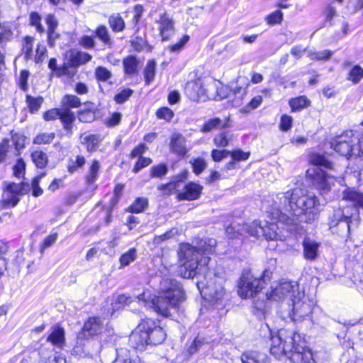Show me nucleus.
I'll return each mask as SVG.
<instances>
[{
	"mask_svg": "<svg viewBox=\"0 0 363 363\" xmlns=\"http://www.w3.org/2000/svg\"><path fill=\"white\" fill-rule=\"evenodd\" d=\"M214 239L201 240L196 246L188 243L182 244L179 251V269L181 277L194 278L203 267H206L210 260L209 255L214 251Z\"/></svg>",
	"mask_w": 363,
	"mask_h": 363,
	"instance_id": "obj_2",
	"label": "nucleus"
},
{
	"mask_svg": "<svg viewBox=\"0 0 363 363\" xmlns=\"http://www.w3.org/2000/svg\"><path fill=\"white\" fill-rule=\"evenodd\" d=\"M11 141L14 149L17 151L24 147L26 137L19 133L11 132Z\"/></svg>",
	"mask_w": 363,
	"mask_h": 363,
	"instance_id": "obj_40",
	"label": "nucleus"
},
{
	"mask_svg": "<svg viewBox=\"0 0 363 363\" xmlns=\"http://www.w3.org/2000/svg\"><path fill=\"white\" fill-rule=\"evenodd\" d=\"M233 160L236 162L247 160L250 156L249 152H245L240 150L230 152Z\"/></svg>",
	"mask_w": 363,
	"mask_h": 363,
	"instance_id": "obj_60",
	"label": "nucleus"
},
{
	"mask_svg": "<svg viewBox=\"0 0 363 363\" xmlns=\"http://www.w3.org/2000/svg\"><path fill=\"white\" fill-rule=\"evenodd\" d=\"M103 324L98 317L89 318L84 324L82 330L77 335V343L84 345V341L101 333Z\"/></svg>",
	"mask_w": 363,
	"mask_h": 363,
	"instance_id": "obj_13",
	"label": "nucleus"
},
{
	"mask_svg": "<svg viewBox=\"0 0 363 363\" xmlns=\"http://www.w3.org/2000/svg\"><path fill=\"white\" fill-rule=\"evenodd\" d=\"M250 86V82L247 77L239 76L235 84L232 85V91L235 95L233 101L234 106H238L242 104V99L247 94V89Z\"/></svg>",
	"mask_w": 363,
	"mask_h": 363,
	"instance_id": "obj_16",
	"label": "nucleus"
},
{
	"mask_svg": "<svg viewBox=\"0 0 363 363\" xmlns=\"http://www.w3.org/2000/svg\"><path fill=\"white\" fill-rule=\"evenodd\" d=\"M33 38L29 36H27L24 39L23 45V52L25 55L26 59L30 58L33 52Z\"/></svg>",
	"mask_w": 363,
	"mask_h": 363,
	"instance_id": "obj_48",
	"label": "nucleus"
},
{
	"mask_svg": "<svg viewBox=\"0 0 363 363\" xmlns=\"http://www.w3.org/2000/svg\"><path fill=\"white\" fill-rule=\"evenodd\" d=\"M298 291V285L296 284L283 281L272 286L271 291L267 293L266 296L268 299L277 301H284L286 298H289L291 301L296 295Z\"/></svg>",
	"mask_w": 363,
	"mask_h": 363,
	"instance_id": "obj_10",
	"label": "nucleus"
},
{
	"mask_svg": "<svg viewBox=\"0 0 363 363\" xmlns=\"http://www.w3.org/2000/svg\"><path fill=\"white\" fill-rule=\"evenodd\" d=\"M62 108H78L81 101L79 99L74 95H66L62 98Z\"/></svg>",
	"mask_w": 363,
	"mask_h": 363,
	"instance_id": "obj_38",
	"label": "nucleus"
},
{
	"mask_svg": "<svg viewBox=\"0 0 363 363\" xmlns=\"http://www.w3.org/2000/svg\"><path fill=\"white\" fill-rule=\"evenodd\" d=\"M89 54L84 52H72L69 55V62L72 66L85 64L91 60Z\"/></svg>",
	"mask_w": 363,
	"mask_h": 363,
	"instance_id": "obj_28",
	"label": "nucleus"
},
{
	"mask_svg": "<svg viewBox=\"0 0 363 363\" xmlns=\"http://www.w3.org/2000/svg\"><path fill=\"white\" fill-rule=\"evenodd\" d=\"M28 185L23 183H10L6 186L3 194V201L7 206H15L20 200V196L26 194Z\"/></svg>",
	"mask_w": 363,
	"mask_h": 363,
	"instance_id": "obj_14",
	"label": "nucleus"
},
{
	"mask_svg": "<svg viewBox=\"0 0 363 363\" xmlns=\"http://www.w3.org/2000/svg\"><path fill=\"white\" fill-rule=\"evenodd\" d=\"M152 163V160L149 157H140L133 167V172L137 173L144 167H147Z\"/></svg>",
	"mask_w": 363,
	"mask_h": 363,
	"instance_id": "obj_57",
	"label": "nucleus"
},
{
	"mask_svg": "<svg viewBox=\"0 0 363 363\" xmlns=\"http://www.w3.org/2000/svg\"><path fill=\"white\" fill-rule=\"evenodd\" d=\"M230 140V138H229V134L227 132H222L219 133L213 139L215 145L220 147H226L229 144Z\"/></svg>",
	"mask_w": 363,
	"mask_h": 363,
	"instance_id": "obj_44",
	"label": "nucleus"
},
{
	"mask_svg": "<svg viewBox=\"0 0 363 363\" xmlns=\"http://www.w3.org/2000/svg\"><path fill=\"white\" fill-rule=\"evenodd\" d=\"M47 341L56 347L62 348L65 345V329L60 325H53L47 337Z\"/></svg>",
	"mask_w": 363,
	"mask_h": 363,
	"instance_id": "obj_20",
	"label": "nucleus"
},
{
	"mask_svg": "<svg viewBox=\"0 0 363 363\" xmlns=\"http://www.w3.org/2000/svg\"><path fill=\"white\" fill-rule=\"evenodd\" d=\"M309 161L313 166L306 171L307 176L312 180L313 184L323 194L328 192L334 183V177L326 174L320 167L332 169V162L318 153L311 154Z\"/></svg>",
	"mask_w": 363,
	"mask_h": 363,
	"instance_id": "obj_7",
	"label": "nucleus"
},
{
	"mask_svg": "<svg viewBox=\"0 0 363 363\" xmlns=\"http://www.w3.org/2000/svg\"><path fill=\"white\" fill-rule=\"evenodd\" d=\"M160 296L151 298L148 291L136 297L144 306L153 308L163 316L170 315L171 308H176L184 301V294L180 284L173 279H163L160 284Z\"/></svg>",
	"mask_w": 363,
	"mask_h": 363,
	"instance_id": "obj_4",
	"label": "nucleus"
},
{
	"mask_svg": "<svg viewBox=\"0 0 363 363\" xmlns=\"http://www.w3.org/2000/svg\"><path fill=\"white\" fill-rule=\"evenodd\" d=\"M289 104L293 111H297L309 106L311 101L306 96H301L291 99Z\"/></svg>",
	"mask_w": 363,
	"mask_h": 363,
	"instance_id": "obj_29",
	"label": "nucleus"
},
{
	"mask_svg": "<svg viewBox=\"0 0 363 363\" xmlns=\"http://www.w3.org/2000/svg\"><path fill=\"white\" fill-rule=\"evenodd\" d=\"M86 163L84 157L77 155L75 159H69L67 164V170L69 173L73 174L76 172L78 169L83 167Z\"/></svg>",
	"mask_w": 363,
	"mask_h": 363,
	"instance_id": "obj_34",
	"label": "nucleus"
},
{
	"mask_svg": "<svg viewBox=\"0 0 363 363\" xmlns=\"http://www.w3.org/2000/svg\"><path fill=\"white\" fill-rule=\"evenodd\" d=\"M166 337L164 330L152 319L143 320L130 335V341L135 349L141 350L146 345H158Z\"/></svg>",
	"mask_w": 363,
	"mask_h": 363,
	"instance_id": "obj_5",
	"label": "nucleus"
},
{
	"mask_svg": "<svg viewBox=\"0 0 363 363\" xmlns=\"http://www.w3.org/2000/svg\"><path fill=\"white\" fill-rule=\"evenodd\" d=\"M55 138V133H41L38 135L33 140V143L35 144H49L50 143L53 139Z\"/></svg>",
	"mask_w": 363,
	"mask_h": 363,
	"instance_id": "obj_46",
	"label": "nucleus"
},
{
	"mask_svg": "<svg viewBox=\"0 0 363 363\" xmlns=\"http://www.w3.org/2000/svg\"><path fill=\"white\" fill-rule=\"evenodd\" d=\"M78 118L83 123H91L95 119V113L91 110L81 111L78 113Z\"/></svg>",
	"mask_w": 363,
	"mask_h": 363,
	"instance_id": "obj_49",
	"label": "nucleus"
},
{
	"mask_svg": "<svg viewBox=\"0 0 363 363\" xmlns=\"http://www.w3.org/2000/svg\"><path fill=\"white\" fill-rule=\"evenodd\" d=\"M357 138L354 137L352 130H347L342 134L337 135L331 141V147L342 156L348 157L356 154L354 142Z\"/></svg>",
	"mask_w": 363,
	"mask_h": 363,
	"instance_id": "obj_9",
	"label": "nucleus"
},
{
	"mask_svg": "<svg viewBox=\"0 0 363 363\" xmlns=\"http://www.w3.org/2000/svg\"><path fill=\"white\" fill-rule=\"evenodd\" d=\"M160 35L163 41L169 40L174 33V23L172 18L166 13L160 16L157 21Z\"/></svg>",
	"mask_w": 363,
	"mask_h": 363,
	"instance_id": "obj_18",
	"label": "nucleus"
},
{
	"mask_svg": "<svg viewBox=\"0 0 363 363\" xmlns=\"http://www.w3.org/2000/svg\"><path fill=\"white\" fill-rule=\"evenodd\" d=\"M303 296V293L297 291L295 297L291 299L292 308L289 311L286 316L283 315L284 318H289L294 321H299L311 313V305L302 300Z\"/></svg>",
	"mask_w": 363,
	"mask_h": 363,
	"instance_id": "obj_12",
	"label": "nucleus"
},
{
	"mask_svg": "<svg viewBox=\"0 0 363 363\" xmlns=\"http://www.w3.org/2000/svg\"><path fill=\"white\" fill-rule=\"evenodd\" d=\"M121 120V114L113 113L106 120V124L108 127H113L118 125Z\"/></svg>",
	"mask_w": 363,
	"mask_h": 363,
	"instance_id": "obj_63",
	"label": "nucleus"
},
{
	"mask_svg": "<svg viewBox=\"0 0 363 363\" xmlns=\"http://www.w3.org/2000/svg\"><path fill=\"white\" fill-rule=\"evenodd\" d=\"M43 176H44V174H41L38 177H36L32 181V183H31L32 194L35 197H38V196L42 195V194L43 192V189L39 186L40 179Z\"/></svg>",
	"mask_w": 363,
	"mask_h": 363,
	"instance_id": "obj_56",
	"label": "nucleus"
},
{
	"mask_svg": "<svg viewBox=\"0 0 363 363\" xmlns=\"http://www.w3.org/2000/svg\"><path fill=\"white\" fill-rule=\"evenodd\" d=\"M231 126L230 116H225L223 118H213L206 121L201 128L202 133H208L214 129H224Z\"/></svg>",
	"mask_w": 363,
	"mask_h": 363,
	"instance_id": "obj_19",
	"label": "nucleus"
},
{
	"mask_svg": "<svg viewBox=\"0 0 363 363\" xmlns=\"http://www.w3.org/2000/svg\"><path fill=\"white\" fill-rule=\"evenodd\" d=\"M113 363H141L140 359H133L130 352L126 349H120L117 351V357Z\"/></svg>",
	"mask_w": 363,
	"mask_h": 363,
	"instance_id": "obj_30",
	"label": "nucleus"
},
{
	"mask_svg": "<svg viewBox=\"0 0 363 363\" xmlns=\"http://www.w3.org/2000/svg\"><path fill=\"white\" fill-rule=\"evenodd\" d=\"M187 96L192 101L203 100L206 97V89L201 79L189 82L185 87Z\"/></svg>",
	"mask_w": 363,
	"mask_h": 363,
	"instance_id": "obj_17",
	"label": "nucleus"
},
{
	"mask_svg": "<svg viewBox=\"0 0 363 363\" xmlns=\"http://www.w3.org/2000/svg\"><path fill=\"white\" fill-rule=\"evenodd\" d=\"M230 153V151L225 150H213L211 152V157L215 162H220L223 159L227 157Z\"/></svg>",
	"mask_w": 363,
	"mask_h": 363,
	"instance_id": "obj_62",
	"label": "nucleus"
},
{
	"mask_svg": "<svg viewBox=\"0 0 363 363\" xmlns=\"http://www.w3.org/2000/svg\"><path fill=\"white\" fill-rule=\"evenodd\" d=\"M185 138L179 135L174 134L172 135L170 142V148L173 152H175L178 155L184 156L187 152V149L185 145Z\"/></svg>",
	"mask_w": 363,
	"mask_h": 363,
	"instance_id": "obj_26",
	"label": "nucleus"
},
{
	"mask_svg": "<svg viewBox=\"0 0 363 363\" xmlns=\"http://www.w3.org/2000/svg\"><path fill=\"white\" fill-rule=\"evenodd\" d=\"M59 119L62 123L63 128L67 132V135L70 137L73 133V123L76 119L74 113L69 108H61V113Z\"/></svg>",
	"mask_w": 363,
	"mask_h": 363,
	"instance_id": "obj_22",
	"label": "nucleus"
},
{
	"mask_svg": "<svg viewBox=\"0 0 363 363\" xmlns=\"http://www.w3.org/2000/svg\"><path fill=\"white\" fill-rule=\"evenodd\" d=\"M125 74L133 77L137 74L140 67V61L133 56H128L123 61Z\"/></svg>",
	"mask_w": 363,
	"mask_h": 363,
	"instance_id": "obj_27",
	"label": "nucleus"
},
{
	"mask_svg": "<svg viewBox=\"0 0 363 363\" xmlns=\"http://www.w3.org/2000/svg\"><path fill=\"white\" fill-rule=\"evenodd\" d=\"M156 115L160 119L170 121L174 116V112L167 107H162L157 110Z\"/></svg>",
	"mask_w": 363,
	"mask_h": 363,
	"instance_id": "obj_54",
	"label": "nucleus"
},
{
	"mask_svg": "<svg viewBox=\"0 0 363 363\" xmlns=\"http://www.w3.org/2000/svg\"><path fill=\"white\" fill-rule=\"evenodd\" d=\"M97 79L100 81H107L111 77V73L109 70L104 67H99L95 72Z\"/></svg>",
	"mask_w": 363,
	"mask_h": 363,
	"instance_id": "obj_53",
	"label": "nucleus"
},
{
	"mask_svg": "<svg viewBox=\"0 0 363 363\" xmlns=\"http://www.w3.org/2000/svg\"><path fill=\"white\" fill-rule=\"evenodd\" d=\"M137 258V250L135 248L130 249L128 252L123 254L119 259L121 267L128 266Z\"/></svg>",
	"mask_w": 363,
	"mask_h": 363,
	"instance_id": "obj_35",
	"label": "nucleus"
},
{
	"mask_svg": "<svg viewBox=\"0 0 363 363\" xmlns=\"http://www.w3.org/2000/svg\"><path fill=\"white\" fill-rule=\"evenodd\" d=\"M283 19V13L278 10L267 16L266 20L270 25L280 23Z\"/></svg>",
	"mask_w": 363,
	"mask_h": 363,
	"instance_id": "obj_55",
	"label": "nucleus"
},
{
	"mask_svg": "<svg viewBox=\"0 0 363 363\" xmlns=\"http://www.w3.org/2000/svg\"><path fill=\"white\" fill-rule=\"evenodd\" d=\"M264 281L253 276L249 270L242 272L238 283V293L242 298H254L264 288Z\"/></svg>",
	"mask_w": 363,
	"mask_h": 363,
	"instance_id": "obj_8",
	"label": "nucleus"
},
{
	"mask_svg": "<svg viewBox=\"0 0 363 363\" xmlns=\"http://www.w3.org/2000/svg\"><path fill=\"white\" fill-rule=\"evenodd\" d=\"M270 352L277 359L287 357L291 363H308L312 359V353L306 347L301 335L284 328L272 336Z\"/></svg>",
	"mask_w": 363,
	"mask_h": 363,
	"instance_id": "obj_3",
	"label": "nucleus"
},
{
	"mask_svg": "<svg viewBox=\"0 0 363 363\" xmlns=\"http://www.w3.org/2000/svg\"><path fill=\"white\" fill-rule=\"evenodd\" d=\"M189 37L188 35H184L180 40L172 45L169 46L170 52H179L184 45L189 41Z\"/></svg>",
	"mask_w": 363,
	"mask_h": 363,
	"instance_id": "obj_61",
	"label": "nucleus"
},
{
	"mask_svg": "<svg viewBox=\"0 0 363 363\" xmlns=\"http://www.w3.org/2000/svg\"><path fill=\"white\" fill-rule=\"evenodd\" d=\"M197 286L200 291H203L205 296H209L212 301H218L222 298L225 291L220 284H217L216 281H210L206 283L199 281Z\"/></svg>",
	"mask_w": 363,
	"mask_h": 363,
	"instance_id": "obj_15",
	"label": "nucleus"
},
{
	"mask_svg": "<svg viewBox=\"0 0 363 363\" xmlns=\"http://www.w3.org/2000/svg\"><path fill=\"white\" fill-rule=\"evenodd\" d=\"M342 199L352 203L356 207L357 212L358 208H363V193H360L353 189H346L342 191Z\"/></svg>",
	"mask_w": 363,
	"mask_h": 363,
	"instance_id": "obj_24",
	"label": "nucleus"
},
{
	"mask_svg": "<svg viewBox=\"0 0 363 363\" xmlns=\"http://www.w3.org/2000/svg\"><path fill=\"white\" fill-rule=\"evenodd\" d=\"M167 172V167L164 164L154 166L151 168L150 175L152 177H162Z\"/></svg>",
	"mask_w": 363,
	"mask_h": 363,
	"instance_id": "obj_50",
	"label": "nucleus"
},
{
	"mask_svg": "<svg viewBox=\"0 0 363 363\" xmlns=\"http://www.w3.org/2000/svg\"><path fill=\"white\" fill-rule=\"evenodd\" d=\"M190 162L192 164L193 172L197 175L200 174L207 167L206 161L202 158L194 159Z\"/></svg>",
	"mask_w": 363,
	"mask_h": 363,
	"instance_id": "obj_45",
	"label": "nucleus"
},
{
	"mask_svg": "<svg viewBox=\"0 0 363 363\" xmlns=\"http://www.w3.org/2000/svg\"><path fill=\"white\" fill-rule=\"evenodd\" d=\"M363 78V69L359 66H354L348 72L347 79L353 84H357Z\"/></svg>",
	"mask_w": 363,
	"mask_h": 363,
	"instance_id": "obj_36",
	"label": "nucleus"
},
{
	"mask_svg": "<svg viewBox=\"0 0 363 363\" xmlns=\"http://www.w3.org/2000/svg\"><path fill=\"white\" fill-rule=\"evenodd\" d=\"M241 360L242 363H270L269 358L265 354L255 351L244 352Z\"/></svg>",
	"mask_w": 363,
	"mask_h": 363,
	"instance_id": "obj_25",
	"label": "nucleus"
},
{
	"mask_svg": "<svg viewBox=\"0 0 363 363\" xmlns=\"http://www.w3.org/2000/svg\"><path fill=\"white\" fill-rule=\"evenodd\" d=\"M236 226L233 225L226 228V233L230 238L237 237V235H245L259 238H264L267 240H276L281 238L277 230L278 226L275 223H269L266 221L254 220L250 223H245L239 226L237 231H235Z\"/></svg>",
	"mask_w": 363,
	"mask_h": 363,
	"instance_id": "obj_6",
	"label": "nucleus"
},
{
	"mask_svg": "<svg viewBox=\"0 0 363 363\" xmlns=\"http://www.w3.org/2000/svg\"><path fill=\"white\" fill-rule=\"evenodd\" d=\"M351 216L345 214L342 209L335 210L330 220V228L333 233L348 238L350 233Z\"/></svg>",
	"mask_w": 363,
	"mask_h": 363,
	"instance_id": "obj_11",
	"label": "nucleus"
},
{
	"mask_svg": "<svg viewBox=\"0 0 363 363\" xmlns=\"http://www.w3.org/2000/svg\"><path fill=\"white\" fill-rule=\"evenodd\" d=\"M96 35L98 37L104 44V45L111 48L113 46V40L111 39L107 28L104 26L98 27L96 30Z\"/></svg>",
	"mask_w": 363,
	"mask_h": 363,
	"instance_id": "obj_32",
	"label": "nucleus"
},
{
	"mask_svg": "<svg viewBox=\"0 0 363 363\" xmlns=\"http://www.w3.org/2000/svg\"><path fill=\"white\" fill-rule=\"evenodd\" d=\"M43 98L42 97H38V98H33L30 96L27 97V102L28 104L29 108L32 113L37 111L39 108L40 107L42 103H43Z\"/></svg>",
	"mask_w": 363,
	"mask_h": 363,
	"instance_id": "obj_52",
	"label": "nucleus"
},
{
	"mask_svg": "<svg viewBox=\"0 0 363 363\" xmlns=\"http://www.w3.org/2000/svg\"><path fill=\"white\" fill-rule=\"evenodd\" d=\"M109 25L114 32H121L125 28V23L120 14H113L108 18Z\"/></svg>",
	"mask_w": 363,
	"mask_h": 363,
	"instance_id": "obj_33",
	"label": "nucleus"
},
{
	"mask_svg": "<svg viewBox=\"0 0 363 363\" xmlns=\"http://www.w3.org/2000/svg\"><path fill=\"white\" fill-rule=\"evenodd\" d=\"M99 170L100 164L99 161L94 160L89 167L86 176V181L88 184L90 185L95 182L98 178Z\"/></svg>",
	"mask_w": 363,
	"mask_h": 363,
	"instance_id": "obj_31",
	"label": "nucleus"
},
{
	"mask_svg": "<svg viewBox=\"0 0 363 363\" xmlns=\"http://www.w3.org/2000/svg\"><path fill=\"white\" fill-rule=\"evenodd\" d=\"M279 199V211L298 221L311 223L318 218L320 211L319 199L303 188L296 187L281 194Z\"/></svg>",
	"mask_w": 363,
	"mask_h": 363,
	"instance_id": "obj_1",
	"label": "nucleus"
},
{
	"mask_svg": "<svg viewBox=\"0 0 363 363\" xmlns=\"http://www.w3.org/2000/svg\"><path fill=\"white\" fill-rule=\"evenodd\" d=\"M303 255L308 260H314L318 255L319 243L306 238L303 241Z\"/></svg>",
	"mask_w": 363,
	"mask_h": 363,
	"instance_id": "obj_23",
	"label": "nucleus"
},
{
	"mask_svg": "<svg viewBox=\"0 0 363 363\" xmlns=\"http://www.w3.org/2000/svg\"><path fill=\"white\" fill-rule=\"evenodd\" d=\"M33 162L39 168H43L48 163V157L41 150H35L31 154Z\"/></svg>",
	"mask_w": 363,
	"mask_h": 363,
	"instance_id": "obj_37",
	"label": "nucleus"
},
{
	"mask_svg": "<svg viewBox=\"0 0 363 363\" xmlns=\"http://www.w3.org/2000/svg\"><path fill=\"white\" fill-rule=\"evenodd\" d=\"M148 204V201L145 198H138L135 202L129 207V211L133 213H141L143 212L147 207Z\"/></svg>",
	"mask_w": 363,
	"mask_h": 363,
	"instance_id": "obj_39",
	"label": "nucleus"
},
{
	"mask_svg": "<svg viewBox=\"0 0 363 363\" xmlns=\"http://www.w3.org/2000/svg\"><path fill=\"white\" fill-rule=\"evenodd\" d=\"M203 187L199 184L189 182L184 188L183 191L179 194L178 197L180 200L193 201L197 199Z\"/></svg>",
	"mask_w": 363,
	"mask_h": 363,
	"instance_id": "obj_21",
	"label": "nucleus"
},
{
	"mask_svg": "<svg viewBox=\"0 0 363 363\" xmlns=\"http://www.w3.org/2000/svg\"><path fill=\"white\" fill-rule=\"evenodd\" d=\"M133 91L130 89H124L121 91L120 93L116 94L114 97L115 101L118 104H123L125 101L128 99V98L132 95Z\"/></svg>",
	"mask_w": 363,
	"mask_h": 363,
	"instance_id": "obj_59",
	"label": "nucleus"
},
{
	"mask_svg": "<svg viewBox=\"0 0 363 363\" xmlns=\"http://www.w3.org/2000/svg\"><path fill=\"white\" fill-rule=\"evenodd\" d=\"M57 239V233H53L46 237L40 246V252L43 253L45 250L52 246Z\"/></svg>",
	"mask_w": 363,
	"mask_h": 363,
	"instance_id": "obj_47",
	"label": "nucleus"
},
{
	"mask_svg": "<svg viewBox=\"0 0 363 363\" xmlns=\"http://www.w3.org/2000/svg\"><path fill=\"white\" fill-rule=\"evenodd\" d=\"M156 63L154 61L148 62L144 71L145 82L149 84L155 77Z\"/></svg>",
	"mask_w": 363,
	"mask_h": 363,
	"instance_id": "obj_42",
	"label": "nucleus"
},
{
	"mask_svg": "<svg viewBox=\"0 0 363 363\" xmlns=\"http://www.w3.org/2000/svg\"><path fill=\"white\" fill-rule=\"evenodd\" d=\"M76 66H72L69 62L68 64L65 63L60 69L57 71V76H67L72 77L76 73Z\"/></svg>",
	"mask_w": 363,
	"mask_h": 363,
	"instance_id": "obj_41",
	"label": "nucleus"
},
{
	"mask_svg": "<svg viewBox=\"0 0 363 363\" xmlns=\"http://www.w3.org/2000/svg\"><path fill=\"white\" fill-rule=\"evenodd\" d=\"M26 164L22 160H18L13 167V174L20 178L24 174Z\"/></svg>",
	"mask_w": 363,
	"mask_h": 363,
	"instance_id": "obj_64",
	"label": "nucleus"
},
{
	"mask_svg": "<svg viewBox=\"0 0 363 363\" xmlns=\"http://www.w3.org/2000/svg\"><path fill=\"white\" fill-rule=\"evenodd\" d=\"M262 103V96H256L251 99V101L243 108H241L240 111L242 113H249L251 111L257 108Z\"/></svg>",
	"mask_w": 363,
	"mask_h": 363,
	"instance_id": "obj_43",
	"label": "nucleus"
},
{
	"mask_svg": "<svg viewBox=\"0 0 363 363\" xmlns=\"http://www.w3.org/2000/svg\"><path fill=\"white\" fill-rule=\"evenodd\" d=\"M84 142L86 143L88 151L92 152L96 149L99 140L96 135H89L84 138Z\"/></svg>",
	"mask_w": 363,
	"mask_h": 363,
	"instance_id": "obj_51",
	"label": "nucleus"
},
{
	"mask_svg": "<svg viewBox=\"0 0 363 363\" xmlns=\"http://www.w3.org/2000/svg\"><path fill=\"white\" fill-rule=\"evenodd\" d=\"M40 16L38 13H32L30 16V24L36 28L39 33H43L44 28L40 23Z\"/></svg>",
	"mask_w": 363,
	"mask_h": 363,
	"instance_id": "obj_58",
	"label": "nucleus"
}]
</instances>
